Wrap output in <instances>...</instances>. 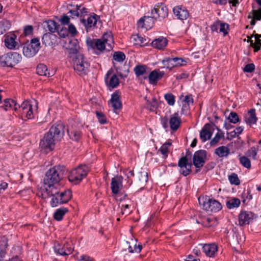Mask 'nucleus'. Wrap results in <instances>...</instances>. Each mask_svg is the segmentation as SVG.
Listing matches in <instances>:
<instances>
[{
  "mask_svg": "<svg viewBox=\"0 0 261 261\" xmlns=\"http://www.w3.org/2000/svg\"><path fill=\"white\" fill-rule=\"evenodd\" d=\"M76 46L73 44L68 50V57L70 61L72 62L76 73L80 76H83L88 73L90 64L84 55L79 52L80 46L78 40L76 41Z\"/></svg>",
  "mask_w": 261,
  "mask_h": 261,
  "instance_id": "1",
  "label": "nucleus"
},
{
  "mask_svg": "<svg viewBox=\"0 0 261 261\" xmlns=\"http://www.w3.org/2000/svg\"><path fill=\"white\" fill-rule=\"evenodd\" d=\"M64 125L61 122L53 125L41 140L40 147L49 150H53L56 142L63 138L64 135Z\"/></svg>",
  "mask_w": 261,
  "mask_h": 261,
  "instance_id": "2",
  "label": "nucleus"
},
{
  "mask_svg": "<svg viewBox=\"0 0 261 261\" xmlns=\"http://www.w3.org/2000/svg\"><path fill=\"white\" fill-rule=\"evenodd\" d=\"M76 34H44L42 40L45 46H53L61 44L63 47L68 50L74 44L76 45Z\"/></svg>",
  "mask_w": 261,
  "mask_h": 261,
  "instance_id": "3",
  "label": "nucleus"
},
{
  "mask_svg": "<svg viewBox=\"0 0 261 261\" xmlns=\"http://www.w3.org/2000/svg\"><path fill=\"white\" fill-rule=\"evenodd\" d=\"M46 192L49 197H52L50 202L52 207L68 202L72 196L71 191L69 189L61 191L58 186L45 187Z\"/></svg>",
  "mask_w": 261,
  "mask_h": 261,
  "instance_id": "4",
  "label": "nucleus"
},
{
  "mask_svg": "<svg viewBox=\"0 0 261 261\" xmlns=\"http://www.w3.org/2000/svg\"><path fill=\"white\" fill-rule=\"evenodd\" d=\"M66 172V169L63 166H55L48 170L44 178L45 188L49 187H57L58 184L64 178Z\"/></svg>",
  "mask_w": 261,
  "mask_h": 261,
  "instance_id": "5",
  "label": "nucleus"
},
{
  "mask_svg": "<svg viewBox=\"0 0 261 261\" xmlns=\"http://www.w3.org/2000/svg\"><path fill=\"white\" fill-rule=\"evenodd\" d=\"M113 43V36L112 34H103L101 39H94L87 41L88 46L91 47L94 54L99 55L106 49L107 44L112 47L111 44Z\"/></svg>",
  "mask_w": 261,
  "mask_h": 261,
  "instance_id": "6",
  "label": "nucleus"
},
{
  "mask_svg": "<svg viewBox=\"0 0 261 261\" xmlns=\"http://www.w3.org/2000/svg\"><path fill=\"white\" fill-rule=\"evenodd\" d=\"M18 107L22 117L30 119L34 117L38 109V103L35 100H25L20 106H18Z\"/></svg>",
  "mask_w": 261,
  "mask_h": 261,
  "instance_id": "7",
  "label": "nucleus"
},
{
  "mask_svg": "<svg viewBox=\"0 0 261 261\" xmlns=\"http://www.w3.org/2000/svg\"><path fill=\"white\" fill-rule=\"evenodd\" d=\"M22 59L21 55L16 52H9L0 56V67H13Z\"/></svg>",
  "mask_w": 261,
  "mask_h": 261,
  "instance_id": "8",
  "label": "nucleus"
},
{
  "mask_svg": "<svg viewBox=\"0 0 261 261\" xmlns=\"http://www.w3.org/2000/svg\"><path fill=\"white\" fill-rule=\"evenodd\" d=\"M198 201L202 208L208 212H217L222 208L221 204L218 201L210 198L208 196L199 197Z\"/></svg>",
  "mask_w": 261,
  "mask_h": 261,
  "instance_id": "9",
  "label": "nucleus"
},
{
  "mask_svg": "<svg viewBox=\"0 0 261 261\" xmlns=\"http://www.w3.org/2000/svg\"><path fill=\"white\" fill-rule=\"evenodd\" d=\"M161 124L165 129L168 128L169 126L172 132L177 131L181 124V120L178 112H175L171 115L169 119L167 117L162 118Z\"/></svg>",
  "mask_w": 261,
  "mask_h": 261,
  "instance_id": "10",
  "label": "nucleus"
},
{
  "mask_svg": "<svg viewBox=\"0 0 261 261\" xmlns=\"http://www.w3.org/2000/svg\"><path fill=\"white\" fill-rule=\"evenodd\" d=\"M40 47L39 39L34 38L23 44L22 53L25 57L32 58L37 54Z\"/></svg>",
  "mask_w": 261,
  "mask_h": 261,
  "instance_id": "11",
  "label": "nucleus"
},
{
  "mask_svg": "<svg viewBox=\"0 0 261 261\" xmlns=\"http://www.w3.org/2000/svg\"><path fill=\"white\" fill-rule=\"evenodd\" d=\"M89 171L88 168L86 165H80L72 169L69 175V181L77 184L80 183L85 178Z\"/></svg>",
  "mask_w": 261,
  "mask_h": 261,
  "instance_id": "12",
  "label": "nucleus"
},
{
  "mask_svg": "<svg viewBox=\"0 0 261 261\" xmlns=\"http://www.w3.org/2000/svg\"><path fill=\"white\" fill-rule=\"evenodd\" d=\"M54 249L57 254L62 256L70 255L73 251L72 242L67 241L62 243L56 242L54 244Z\"/></svg>",
  "mask_w": 261,
  "mask_h": 261,
  "instance_id": "13",
  "label": "nucleus"
},
{
  "mask_svg": "<svg viewBox=\"0 0 261 261\" xmlns=\"http://www.w3.org/2000/svg\"><path fill=\"white\" fill-rule=\"evenodd\" d=\"M207 152L205 150H199L195 152L193 156V164L196 169V172L200 170L206 160Z\"/></svg>",
  "mask_w": 261,
  "mask_h": 261,
  "instance_id": "14",
  "label": "nucleus"
},
{
  "mask_svg": "<svg viewBox=\"0 0 261 261\" xmlns=\"http://www.w3.org/2000/svg\"><path fill=\"white\" fill-rule=\"evenodd\" d=\"M168 14L167 8L162 3L155 5L151 12V15L154 19L159 21L165 18L168 16Z\"/></svg>",
  "mask_w": 261,
  "mask_h": 261,
  "instance_id": "15",
  "label": "nucleus"
},
{
  "mask_svg": "<svg viewBox=\"0 0 261 261\" xmlns=\"http://www.w3.org/2000/svg\"><path fill=\"white\" fill-rule=\"evenodd\" d=\"M154 18L152 16H145L141 17L137 22V28L141 31H147L151 29L154 24Z\"/></svg>",
  "mask_w": 261,
  "mask_h": 261,
  "instance_id": "16",
  "label": "nucleus"
},
{
  "mask_svg": "<svg viewBox=\"0 0 261 261\" xmlns=\"http://www.w3.org/2000/svg\"><path fill=\"white\" fill-rule=\"evenodd\" d=\"M41 27L44 29V31H49L50 33H60L63 31V27L53 20L44 21L41 24Z\"/></svg>",
  "mask_w": 261,
  "mask_h": 261,
  "instance_id": "17",
  "label": "nucleus"
},
{
  "mask_svg": "<svg viewBox=\"0 0 261 261\" xmlns=\"http://www.w3.org/2000/svg\"><path fill=\"white\" fill-rule=\"evenodd\" d=\"M105 81L106 86L109 89H114L119 85V80L115 74H113V70L110 69L107 72L105 77Z\"/></svg>",
  "mask_w": 261,
  "mask_h": 261,
  "instance_id": "18",
  "label": "nucleus"
},
{
  "mask_svg": "<svg viewBox=\"0 0 261 261\" xmlns=\"http://www.w3.org/2000/svg\"><path fill=\"white\" fill-rule=\"evenodd\" d=\"M178 166L180 168L179 172L184 176H188L192 172V164L188 162L187 156H182L179 159Z\"/></svg>",
  "mask_w": 261,
  "mask_h": 261,
  "instance_id": "19",
  "label": "nucleus"
},
{
  "mask_svg": "<svg viewBox=\"0 0 261 261\" xmlns=\"http://www.w3.org/2000/svg\"><path fill=\"white\" fill-rule=\"evenodd\" d=\"M254 213L250 211H241L239 215V224L240 226L249 224L255 218Z\"/></svg>",
  "mask_w": 261,
  "mask_h": 261,
  "instance_id": "20",
  "label": "nucleus"
},
{
  "mask_svg": "<svg viewBox=\"0 0 261 261\" xmlns=\"http://www.w3.org/2000/svg\"><path fill=\"white\" fill-rule=\"evenodd\" d=\"M164 71H160L159 69H155L149 74L148 76H144V79H148L149 83L155 86L157 84L158 81L160 80L164 75Z\"/></svg>",
  "mask_w": 261,
  "mask_h": 261,
  "instance_id": "21",
  "label": "nucleus"
},
{
  "mask_svg": "<svg viewBox=\"0 0 261 261\" xmlns=\"http://www.w3.org/2000/svg\"><path fill=\"white\" fill-rule=\"evenodd\" d=\"M214 129L213 126L210 123H206L204 125L200 132V138L202 142H205L211 139Z\"/></svg>",
  "mask_w": 261,
  "mask_h": 261,
  "instance_id": "22",
  "label": "nucleus"
},
{
  "mask_svg": "<svg viewBox=\"0 0 261 261\" xmlns=\"http://www.w3.org/2000/svg\"><path fill=\"white\" fill-rule=\"evenodd\" d=\"M99 19V17L94 14L88 17L86 20L85 19H81V22L85 26L87 32H88L92 31L91 29L95 27Z\"/></svg>",
  "mask_w": 261,
  "mask_h": 261,
  "instance_id": "23",
  "label": "nucleus"
},
{
  "mask_svg": "<svg viewBox=\"0 0 261 261\" xmlns=\"http://www.w3.org/2000/svg\"><path fill=\"white\" fill-rule=\"evenodd\" d=\"M183 60L179 58H166L163 60L162 63L164 66L170 70L173 67L182 65Z\"/></svg>",
  "mask_w": 261,
  "mask_h": 261,
  "instance_id": "24",
  "label": "nucleus"
},
{
  "mask_svg": "<svg viewBox=\"0 0 261 261\" xmlns=\"http://www.w3.org/2000/svg\"><path fill=\"white\" fill-rule=\"evenodd\" d=\"M123 177L117 175L111 179V189L113 194H117L119 190L122 188Z\"/></svg>",
  "mask_w": 261,
  "mask_h": 261,
  "instance_id": "25",
  "label": "nucleus"
},
{
  "mask_svg": "<svg viewBox=\"0 0 261 261\" xmlns=\"http://www.w3.org/2000/svg\"><path fill=\"white\" fill-rule=\"evenodd\" d=\"M17 37L15 34H10L6 35L4 39L5 46L9 49H14L18 45V43L16 41Z\"/></svg>",
  "mask_w": 261,
  "mask_h": 261,
  "instance_id": "26",
  "label": "nucleus"
},
{
  "mask_svg": "<svg viewBox=\"0 0 261 261\" xmlns=\"http://www.w3.org/2000/svg\"><path fill=\"white\" fill-rule=\"evenodd\" d=\"M110 103L112 107L116 111L119 110L122 108V103L120 100V92L116 91L112 94Z\"/></svg>",
  "mask_w": 261,
  "mask_h": 261,
  "instance_id": "27",
  "label": "nucleus"
},
{
  "mask_svg": "<svg viewBox=\"0 0 261 261\" xmlns=\"http://www.w3.org/2000/svg\"><path fill=\"white\" fill-rule=\"evenodd\" d=\"M261 35L258 34H252L250 39V45L254 48V51L257 52L260 49L261 47Z\"/></svg>",
  "mask_w": 261,
  "mask_h": 261,
  "instance_id": "28",
  "label": "nucleus"
},
{
  "mask_svg": "<svg viewBox=\"0 0 261 261\" xmlns=\"http://www.w3.org/2000/svg\"><path fill=\"white\" fill-rule=\"evenodd\" d=\"M200 245L202 246V250L205 255L210 257L214 256L218 250V247L215 244H205L204 245Z\"/></svg>",
  "mask_w": 261,
  "mask_h": 261,
  "instance_id": "29",
  "label": "nucleus"
},
{
  "mask_svg": "<svg viewBox=\"0 0 261 261\" xmlns=\"http://www.w3.org/2000/svg\"><path fill=\"white\" fill-rule=\"evenodd\" d=\"M173 11L174 14L177 18L180 20L186 19L189 16L188 11L181 6H177L173 8Z\"/></svg>",
  "mask_w": 261,
  "mask_h": 261,
  "instance_id": "30",
  "label": "nucleus"
},
{
  "mask_svg": "<svg viewBox=\"0 0 261 261\" xmlns=\"http://www.w3.org/2000/svg\"><path fill=\"white\" fill-rule=\"evenodd\" d=\"M229 25L226 23H221L220 21H217L214 23L211 26V30L212 32H218L219 31L220 33H228Z\"/></svg>",
  "mask_w": 261,
  "mask_h": 261,
  "instance_id": "31",
  "label": "nucleus"
},
{
  "mask_svg": "<svg viewBox=\"0 0 261 261\" xmlns=\"http://www.w3.org/2000/svg\"><path fill=\"white\" fill-rule=\"evenodd\" d=\"M143 36V34H133L130 39L134 41L135 45L143 46L147 44L148 42L147 38Z\"/></svg>",
  "mask_w": 261,
  "mask_h": 261,
  "instance_id": "32",
  "label": "nucleus"
},
{
  "mask_svg": "<svg viewBox=\"0 0 261 261\" xmlns=\"http://www.w3.org/2000/svg\"><path fill=\"white\" fill-rule=\"evenodd\" d=\"M198 223H200L204 227H214L218 224V221L215 217H204L201 219L200 221L197 220Z\"/></svg>",
  "mask_w": 261,
  "mask_h": 261,
  "instance_id": "33",
  "label": "nucleus"
},
{
  "mask_svg": "<svg viewBox=\"0 0 261 261\" xmlns=\"http://www.w3.org/2000/svg\"><path fill=\"white\" fill-rule=\"evenodd\" d=\"M67 133L70 138L75 141H78L82 136L81 130L75 128L73 125L68 127Z\"/></svg>",
  "mask_w": 261,
  "mask_h": 261,
  "instance_id": "34",
  "label": "nucleus"
},
{
  "mask_svg": "<svg viewBox=\"0 0 261 261\" xmlns=\"http://www.w3.org/2000/svg\"><path fill=\"white\" fill-rule=\"evenodd\" d=\"M168 44V40L163 37L154 39L151 43L152 47L158 49H163Z\"/></svg>",
  "mask_w": 261,
  "mask_h": 261,
  "instance_id": "35",
  "label": "nucleus"
},
{
  "mask_svg": "<svg viewBox=\"0 0 261 261\" xmlns=\"http://www.w3.org/2000/svg\"><path fill=\"white\" fill-rule=\"evenodd\" d=\"M257 120L256 116L255 110L250 109L245 116V121L249 125L255 124Z\"/></svg>",
  "mask_w": 261,
  "mask_h": 261,
  "instance_id": "36",
  "label": "nucleus"
},
{
  "mask_svg": "<svg viewBox=\"0 0 261 261\" xmlns=\"http://www.w3.org/2000/svg\"><path fill=\"white\" fill-rule=\"evenodd\" d=\"M19 105L12 99H6L4 100V103L0 107V109H4L7 111L9 109H14L15 111L18 110Z\"/></svg>",
  "mask_w": 261,
  "mask_h": 261,
  "instance_id": "37",
  "label": "nucleus"
},
{
  "mask_svg": "<svg viewBox=\"0 0 261 261\" xmlns=\"http://www.w3.org/2000/svg\"><path fill=\"white\" fill-rule=\"evenodd\" d=\"M215 154L219 158H226L230 154V149L225 146H221L215 150Z\"/></svg>",
  "mask_w": 261,
  "mask_h": 261,
  "instance_id": "38",
  "label": "nucleus"
},
{
  "mask_svg": "<svg viewBox=\"0 0 261 261\" xmlns=\"http://www.w3.org/2000/svg\"><path fill=\"white\" fill-rule=\"evenodd\" d=\"M248 17L251 19L250 24L251 25H254L256 20H261V9L253 10L252 12L249 13Z\"/></svg>",
  "mask_w": 261,
  "mask_h": 261,
  "instance_id": "39",
  "label": "nucleus"
},
{
  "mask_svg": "<svg viewBox=\"0 0 261 261\" xmlns=\"http://www.w3.org/2000/svg\"><path fill=\"white\" fill-rule=\"evenodd\" d=\"M8 239L5 236L0 237V257L3 258L7 253Z\"/></svg>",
  "mask_w": 261,
  "mask_h": 261,
  "instance_id": "40",
  "label": "nucleus"
},
{
  "mask_svg": "<svg viewBox=\"0 0 261 261\" xmlns=\"http://www.w3.org/2000/svg\"><path fill=\"white\" fill-rule=\"evenodd\" d=\"M36 72L39 75L51 76L52 75L48 71L46 66L43 64H39L36 68Z\"/></svg>",
  "mask_w": 261,
  "mask_h": 261,
  "instance_id": "41",
  "label": "nucleus"
},
{
  "mask_svg": "<svg viewBox=\"0 0 261 261\" xmlns=\"http://www.w3.org/2000/svg\"><path fill=\"white\" fill-rule=\"evenodd\" d=\"M68 209L66 207H61L57 209L54 214V218L56 220L61 221L62 220L63 216L68 212Z\"/></svg>",
  "mask_w": 261,
  "mask_h": 261,
  "instance_id": "42",
  "label": "nucleus"
},
{
  "mask_svg": "<svg viewBox=\"0 0 261 261\" xmlns=\"http://www.w3.org/2000/svg\"><path fill=\"white\" fill-rule=\"evenodd\" d=\"M241 202L239 199L237 198H233L226 202L227 207L229 209H232L238 207L240 205Z\"/></svg>",
  "mask_w": 261,
  "mask_h": 261,
  "instance_id": "43",
  "label": "nucleus"
},
{
  "mask_svg": "<svg viewBox=\"0 0 261 261\" xmlns=\"http://www.w3.org/2000/svg\"><path fill=\"white\" fill-rule=\"evenodd\" d=\"M218 132L217 133L215 137L211 140L210 145L211 146H216L220 140L224 137V133L222 132H220L218 129Z\"/></svg>",
  "mask_w": 261,
  "mask_h": 261,
  "instance_id": "44",
  "label": "nucleus"
},
{
  "mask_svg": "<svg viewBox=\"0 0 261 261\" xmlns=\"http://www.w3.org/2000/svg\"><path fill=\"white\" fill-rule=\"evenodd\" d=\"M146 71V66L144 65H139L134 68V71L137 77L143 75Z\"/></svg>",
  "mask_w": 261,
  "mask_h": 261,
  "instance_id": "45",
  "label": "nucleus"
},
{
  "mask_svg": "<svg viewBox=\"0 0 261 261\" xmlns=\"http://www.w3.org/2000/svg\"><path fill=\"white\" fill-rule=\"evenodd\" d=\"M11 23L9 20H3L0 21V33L8 31L11 27Z\"/></svg>",
  "mask_w": 261,
  "mask_h": 261,
  "instance_id": "46",
  "label": "nucleus"
},
{
  "mask_svg": "<svg viewBox=\"0 0 261 261\" xmlns=\"http://www.w3.org/2000/svg\"><path fill=\"white\" fill-rule=\"evenodd\" d=\"M125 55L122 51H116L113 54V59L118 62H122L125 59Z\"/></svg>",
  "mask_w": 261,
  "mask_h": 261,
  "instance_id": "47",
  "label": "nucleus"
},
{
  "mask_svg": "<svg viewBox=\"0 0 261 261\" xmlns=\"http://www.w3.org/2000/svg\"><path fill=\"white\" fill-rule=\"evenodd\" d=\"M171 143L170 142H166L159 149V151H160L161 153L164 155L165 157L167 156V154L169 151V147L171 146Z\"/></svg>",
  "mask_w": 261,
  "mask_h": 261,
  "instance_id": "48",
  "label": "nucleus"
},
{
  "mask_svg": "<svg viewBox=\"0 0 261 261\" xmlns=\"http://www.w3.org/2000/svg\"><path fill=\"white\" fill-rule=\"evenodd\" d=\"M164 98L169 106H173L175 102V96L170 93H166L164 95Z\"/></svg>",
  "mask_w": 261,
  "mask_h": 261,
  "instance_id": "49",
  "label": "nucleus"
},
{
  "mask_svg": "<svg viewBox=\"0 0 261 261\" xmlns=\"http://www.w3.org/2000/svg\"><path fill=\"white\" fill-rule=\"evenodd\" d=\"M258 151V147L253 146L251 147L246 152L248 157L252 158L253 160L256 159V156Z\"/></svg>",
  "mask_w": 261,
  "mask_h": 261,
  "instance_id": "50",
  "label": "nucleus"
},
{
  "mask_svg": "<svg viewBox=\"0 0 261 261\" xmlns=\"http://www.w3.org/2000/svg\"><path fill=\"white\" fill-rule=\"evenodd\" d=\"M158 107V101L155 98L152 99L151 101H148L147 102V108L150 111H155Z\"/></svg>",
  "mask_w": 261,
  "mask_h": 261,
  "instance_id": "51",
  "label": "nucleus"
},
{
  "mask_svg": "<svg viewBox=\"0 0 261 261\" xmlns=\"http://www.w3.org/2000/svg\"><path fill=\"white\" fill-rule=\"evenodd\" d=\"M240 163L245 168L250 169L251 168V162L246 156H241L239 158Z\"/></svg>",
  "mask_w": 261,
  "mask_h": 261,
  "instance_id": "52",
  "label": "nucleus"
},
{
  "mask_svg": "<svg viewBox=\"0 0 261 261\" xmlns=\"http://www.w3.org/2000/svg\"><path fill=\"white\" fill-rule=\"evenodd\" d=\"M228 179L232 185H239L240 184V179L236 173H232L228 176Z\"/></svg>",
  "mask_w": 261,
  "mask_h": 261,
  "instance_id": "53",
  "label": "nucleus"
},
{
  "mask_svg": "<svg viewBox=\"0 0 261 261\" xmlns=\"http://www.w3.org/2000/svg\"><path fill=\"white\" fill-rule=\"evenodd\" d=\"M229 122L232 123H236L239 121V118L238 114L234 112H231L228 117Z\"/></svg>",
  "mask_w": 261,
  "mask_h": 261,
  "instance_id": "54",
  "label": "nucleus"
},
{
  "mask_svg": "<svg viewBox=\"0 0 261 261\" xmlns=\"http://www.w3.org/2000/svg\"><path fill=\"white\" fill-rule=\"evenodd\" d=\"M96 115L99 123L101 124L107 123L106 117L102 113L96 111Z\"/></svg>",
  "mask_w": 261,
  "mask_h": 261,
  "instance_id": "55",
  "label": "nucleus"
},
{
  "mask_svg": "<svg viewBox=\"0 0 261 261\" xmlns=\"http://www.w3.org/2000/svg\"><path fill=\"white\" fill-rule=\"evenodd\" d=\"M138 177L141 182H146L148 180V174L146 172H140L138 173Z\"/></svg>",
  "mask_w": 261,
  "mask_h": 261,
  "instance_id": "56",
  "label": "nucleus"
},
{
  "mask_svg": "<svg viewBox=\"0 0 261 261\" xmlns=\"http://www.w3.org/2000/svg\"><path fill=\"white\" fill-rule=\"evenodd\" d=\"M183 97L184 96L182 95H181L180 97V99H181L182 101L185 103V104L190 105V103H193V98L191 94L187 95L185 96L183 99H182V97Z\"/></svg>",
  "mask_w": 261,
  "mask_h": 261,
  "instance_id": "57",
  "label": "nucleus"
},
{
  "mask_svg": "<svg viewBox=\"0 0 261 261\" xmlns=\"http://www.w3.org/2000/svg\"><path fill=\"white\" fill-rule=\"evenodd\" d=\"M255 69V65L253 63L247 64L244 68L243 71L245 72H252Z\"/></svg>",
  "mask_w": 261,
  "mask_h": 261,
  "instance_id": "58",
  "label": "nucleus"
},
{
  "mask_svg": "<svg viewBox=\"0 0 261 261\" xmlns=\"http://www.w3.org/2000/svg\"><path fill=\"white\" fill-rule=\"evenodd\" d=\"M189 77V74L186 72H182L181 73L177 74L175 75L176 79L180 80L182 79H186Z\"/></svg>",
  "mask_w": 261,
  "mask_h": 261,
  "instance_id": "59",
  "label": "nucleus"
},
{
  "mask_svg": "<svg viewBox=\"0 0 261 261\" xmlns=\"http://www.w3.org/2000/svg\"><path fill=\"white\" fill-rule=\"evenodd\" d=\"M80 9V6H76V10H70L69 11V13L71 14V16L72 18L74 17H78L79 16V12H78V10Z\"/></svg>",
  "mask_w": 261,
  "mask_h": 261,
  "instance_id": "60",
  "label": "nucleus"
},
{
  "mask_svg": "<svg viewBox=\"0 0 261 261\" xmlns=\"http://www.w3.org/2000/svg\"><path fill=\"white\" fill-rule=\"evenodd\" d=\"M61 22L62 25H68L70 23V18L68 16L64 15L61 19Z\"/></svg>",
  "mask_w": 261,
  "mask_h": 261,
  "instance_id": "61",
  "label": "nucleus"
},
{
  "mask_svg": "<svg viewBox=\"0 0 261 261\" xmlns=\"http://www.w3.org/2000/svg\"><path fill=\"white\" fill-rule=\"evenodd\" d=\"M80 261H95L94 259L88 255H82L79 258Z\"/></svg>",
  "mask_w": 261,
  "mask_h": 261,
  "instance_id": "62",
  "label": "nucleus"
},
{
  "mask_svg": "<svg viewBox=\"0 0 261 261\" xmlns=\"http://www.w3.org/2000/svg\"><path fill=\"white\" fill-rule=\"evenodd\" d=\"M124 172L127 178H130L134 176V173L133 170H129L128 169H126L124 171Z\"/></svg>",
  "mask_w": 261,
  "mask_h": 261,
  "instance_id": "63",
  "label": "nucleus"
},
{
  "mask_svg": "<svg viewBox=\"0 0 261 261\" xmlns=\"http://www.w3.org/2000/svg\"><path fill=\"white\" fill-rule=\"evenodd\" d=\"M189 109L190 107L189 105L183 104L181 110V114H186Z\"/></svg>",
  "mask_w": 261,
  "mask_h": 261,
  "instance_id": "64",
  "label": "nucleus"
}]
</instances>
